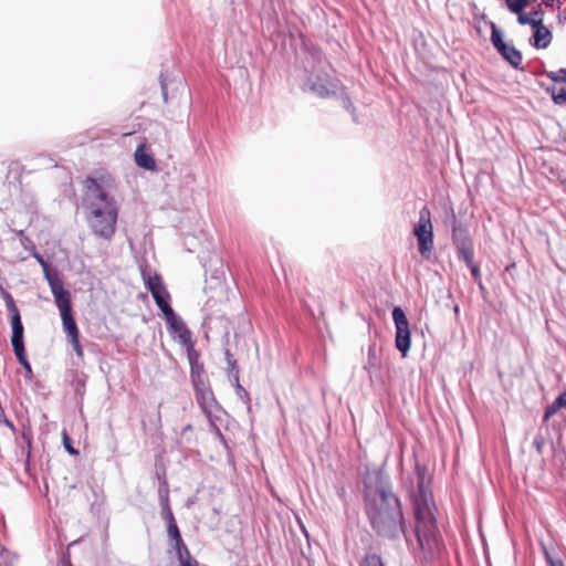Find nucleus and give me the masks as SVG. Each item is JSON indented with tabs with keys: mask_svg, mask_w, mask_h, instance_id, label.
I'll return each instance as SVG.
<instances>
[{
	"mask_svg": "<svg viewBox=\"0 0 566 566\" xmlns=\"http://www.w3.org/2000/svg\"><path fill=\"white\" fill-rule=\"evenodd\" d=\"M364 509L371 528L384 538L396 541L403 535L407 544L405 516L390 476L380 468L367 470L363 476Z\"/></svg>",
	"mask_w": 566,
	"mask_h": 566,
	"instance_id": "nucleus-1",
	"label": "nucleus"
},
{
	"mask_svg": "<svg viewBox=\"0 0 566 566\" xmlns=\"http://www.w3.org/2000/svg\"><path fill=\"white\" fill-rule=\"evenodd\" d=\"M417 492L412 496L415 512V535L419 548L424 554H433L442 543L437 521L433 514L436 509L432 493L426 480V469L416 464Z\"/></svg>",
	"mask_w": 566,
	"mask_h": 566,
	"instance_id": "nucleus-2",
	"label": "nucleus"
},
{
	"mask_svg": "<svg viewBox=\"0 0 566 566\" xmlns=\"http://www.w3.org/2000/svg\"><path fill=\"white\" fill-rule=\"evenodd\" d=\"M83 205L88 210L87 222L93 233L109 240L115 233L118 208L116 201L95 178L87 177Z\"/></svg>",
	"mask_w": 566,
	"mask_h": 566,
	"instance_id": "nucleus-3",
	"label": "nucleus"
},
{
	"mask_svg": "<svg viewBox=\"0 0 566 566\" xmlns=\"http://www.w3.org/2000/svg\"><path fill=\"white\" fill-rule=\"evenodd\" d=\"M301 88L303 92L311 93L319 98H329L343 92L340 81L331 76L323 69H314L311 72L305 70Z\"/></svg>",
	"mask_w": 566,
	"mask_h": 566,
	"instance_id": "nucleus-4",
	"label": "nucleus"
},
{
	"mask_svg": "<svg viewBox=\"0 0 566 566\" xmlns=\"http://www.w3.org/2000/svg\"><path fill=\"white\" fill-rule=\"evenodd\" d=\"M413 234L417 238L419 253L422 258L429 259L434 244L431 212L427 206L422 207L419 211V219L413 227Z\"/></svg>",
	"mask_w": 566,
	"mask_h": 566,
	"instance_id": "nucleus-5",
	"label": "nucleus"
},
{
	"mask_svg": "<svg viewBox=\"0 0 566 566\" xmlns=\"http://www.w3.org/2000/svg\"><path fill=\"white\" fill-rule=\"evenodd\" d=\"M447 224L451 227L452 244L454 245L458 259L470 261V254L474 251V248L468 228L457 219L453 211Z\"/></svg>",
	"mask_w": 566,
	"mask_h": 566,
	"instance_id": "nucleus-6",
	"label": "nucleus"
},
{
	"mask_svg": "<svg viewBox=\"0 0 566 566\" xmlns=\"http://www.w3.org/2000/svg\"><path fill=\"white\" fill-rule=\"evenodd\" d=\"M491 29V43L497 53L515 70H523V55L513 44L503 40V33L493 21H486Z\"/></svg>",
	"mask_w": 566,
	"mask_h": 566,
	"instance_id": "nucleus-7",
	"label": "nucleus"
},
{
	"mask_svg": "<svg viewBox=\"0 0 566 566\" xmlns=\"http://www.w3.org/2000/svg\"><path fill=\"white\" fill-rule=\"evenodd\" d=\"M396 328L395 346L406 357L411 346V332L405 311L400 306H395L391 312Z\"/></svg>",
	"mask_w": 566,
	"mask_h": 566,
	"instance_id": "nucleus-8",
	"label": "nucleus"
},
{
	"mask_svg": "<svg viewBox=\"0 0 566 566\" xmlns=\"http://www.w3.org/2000/svg\"><path fill=\"white\" fill-rule=\"evenodd\" d=\"M167 533L169 538L174 542L178 566H199L198 562L190 555L181 537L177 522L167 524Z\"/></svg>",
	"mask_w": 566,
	"mask_h": 566,
	"instance_id": "nucleus-9",
	"label": "nucleus"
},
{
	"mask_svg": "<svg viewBox=\"0 0 566 566\" xmlns=\"http://www.w3.org/2000/svg\"><path fill=\"white\" fill-rule=\"evenodd\" d=\"M195 396L201 410L209 419L213 417L214 412L222 410L213 395L210 384H207L200 388H196Z\"/></svg>",
	"mask_w": 566,
	"mask_h": 566,
	"instance_id": "nucleus-10",
	"label": "nucleus"
},
{
	"mask_svg": "<svg viewBox=\"0 0 566 566\" xmlns=\"http://www.w3.org/2000/svg\"><path fill=\"white\" fill-rule=\"evenodd\" d=\"M165 321L170 336L180 345H185L192 340L191 331L187 327L184 319L177 313L171 314L165 318Z\"/></svg>",
	"mask_w": 566,
	"mask_h": 566,
	"instance_id": "nucleus-11",
	"label": "nucleus"
},
{
	"mask_svg": "<svg viewBox=\"0 0 566 566\" xmlns=\"http://www.w3.org/2000/svg\"><path fill=\"white\" fill-rule=\"evenodd\" d=\"M0 296L4 301L7 310L9 312V316H10V321H11V329H12L11 336H19V335L24 334L21 315H20L19 308L15 305V302H14L12 295L7 290H4L2 286H0Z\"/></svg>",
	"mask_w": 566,
	"mask_h": 566,
	"instance_id": "nucleus-12",
	"label": "nucleus"
},
{
	"mask_svg": "<svg viewBox=\"0 0 566 566\" xmlns=\"http://www.w3.org/2000/svg\"><path fill=\"white\" fill-rule=\"evenodd\" d=\"M11 345L17 360L24 369V378L27 380H31L33 376V370L31 364L27 357L25 346H24V334L19 336H11Z\"/></svg>",
	"mask_w": 566,
	"mask_h": 566,
	"instance_id": "nucleus-13",
	"label": "nucleus"
},
{
	"mask_svg": "<svg viewBox=\"0 0 566 566\" xmlns=\"http://www.w3.org/2000/svg\"><path fill=\"white\" fill-rule=\"evenodd\" d=\"M533 35L530 39V43L535 49H546L552 43L553 34L551 30L544 25L543 19L538 18L533 27Z\"/></svg>",
	"mask_w": 566,
	"mask_h": 566,
	"instance_id": "nucleus-14",
	"label": "nucleus"
},
{
	"mask_svg": "<svg viewBox=\"0 0 566 566\" xmlns=\"http://www.w3.org/2000/svg\"><path fill=\"white\" fill-rule=\"evenodd\" d=\"M54 297L55 305L57 306L60 314L72 312L71 293L66 290L63 284L51 291Z\"/></svg>",
	"mask_w": 566,
	"mask_h": 566,
	"instance_id": "nucleus-15",
	"label": "nucleus"
},
{
	"mask_svg": "<svg viewBox=\"0 0 566 566\" xmlns=\"http://www.w3.org/2000/svg\"><path fill=\"white\" fill-rule=\"evenodd\" d=\"M134 156L138 167L149 171L156 170V160L151 154L146 151L144 144L137 146Z\"/></svg>",
	"mask_w": 566,
	"mask_h": 566,
	"instance_id": "nucleus-16",
	"label": "nucleus"
},
{
	"mask_svg": "<svg viewBox=\"0 0 566 566\" xmlns=\"http://www.w3.org/2000/svg\"><path fill=\"white\" fill-rule=\"evenodd\" d=\"M60 315L62 318L63 331L67 335V338L80 337V331L73 316V311Z\"/></svg>",
	"mask_w": 566,
	"mask_h": 566,
	"instance_id": "nucleus-17",
	"label": "nucleus"
},
{
	"mask_svg": "<svg viewBox=\"0 0 566 566\" xmlns=\"http://www.w3.org/2000/svg\"><path fill=\"white\" fill-rule=\"evenodd\" d=\"M190 381L193 386V389L203 387L205 385L209 384L203 365L190 368Z\"/></svg>",
	"mask_w": 566,
	"mask_h": 566,
	"instance_id": "nucleus-18",
	"label": "nucleus"
},
{
	"mask_svg": "<svg viewBox=\"0 0 566 566\" xmlns=\"http://www.w3.org/2000/svg\"><path fill=\"white\" fill-rule=\"evenodd\" d=\"M43 275H44V279L46 280L51 291L54 290L55 287L60 286L61 284H63L62 280L59 276V272L56 271V269H53L51 265L49 266V269L43 270Z\"/></svg>",
	"mask_w": 566,
	"mask_h": 566,
	"instance_id": "nucleus-19",
	"label": "nucleus"
},
{
	"mask_svg": "<svg viewBox=\"0 0 566 566\" xmlns=\"http://www.w3.org/2000/svg\"><path fill=\"white\" fill-rule=\"evenodd\" d=\"M143 277L145 282L146 289L151 293V291L159 290L164 285L163 280L158 273H154V275L146 274L143 272Z\"/></svg>",
	"mask_w": 566,
	"mask_h": 566,
	"instance_id": "nucleus-20",
	"label": "nucleus"
},
{
	"mask_svg": "<svg viewBox=\"0 0 566 566\" xmlns=\"http://www.w3.org/2000/svg\"><path fill=\"white\" fill-rule=\"evenodd\" d=\"M473 258H474V251L471 252L470 254V261H467V260H462L465 265L469 268L470 272H471V275L474 280V282L478 283L479 287L481 290H484V286L482 284V280H481V272H480V268L479 265H476L474 262H473Z\"/></svg>",
	"mask_w": 566,
	"mask_h": 566,
	"instance_id": "nucleus-21",
	"label": "nucleus"
},
{
	"mask_svg": "<svg viewBox=\"0 0 566 566\" xmlns=\"http://www.w3.org/2000/svg\"><path fill=\"white\" fill-rule=\"evenodd\" d=\"M186 348L187 357L190 364V368L195 366L203 365L199 361L200 354L195 349V342L191 340L190 343H187L182 345Z\"/></svg>",
	"mask_w": 566,
	"mask_h": 566,
	"instance_id": "nucleus-22",
	"label": "nucleus"
},
{
	"mask_svg": "<svg viewBox=\"0 0 566 566\" xmlns=\"http://www.w3.org/2000/svg\"><path fill=\"white\" fill-rule=\"evenodd\" d=\"M155 303L158 306V308L163 312L165 318L176 313L170 305V294H168V296H164L163 298H158L157 301H155Z\"/></svg>",
	"mask_w": 566,
	"mask_h": 566,
	"instance_id": "nucleus-23",
	"label": "nucleus"
},
{
	"mask_svg": "<svg viewBox=\"0 0 566 566\" xmlns=\"http://www.w3.org/2000/svg\"><path fill=\"white\" fill-rule=\"evenodd\" d=\"M359 566H385V564L378 554L370 553L365 555Z\"/></svg>",
	"mask_w": 566,
	"mask_h": 566,
	"instance_id": "nucleus-24",
	"label": "nucleus"
},
{
	"mask_svg": "<svg viewBox=\"0 0 566 566\" xmlns=\"http://www.w3.org/2000/svg\"><path fill=\"white\" fill-rule=\"evenodd\" d=\"M559 409H562V406L558 403V398L556 397V399L545 408L543 422L548 421Z\"/></svg>",
	"mask_w": 566,
	"mask_h": 566,
	"instance_id": "nucleus-25",
	"label": "nucleus"
},
{
	"mask_svg": "<svg viewBox=\"0 0 566 566\" xmlns=\"http://www.w3.org/2000/svg\"><path fill=\"white\" fill-rule=\"evenodd\" d=\"M527 1L528 0H505V3L512 13H518L527 6Z\"/></svg>",
	"mask_w": 566,
	"mask_h": 566,
	"instance_id": "nucleus-26",
	"label": "nucleus"
},
{
	"mask_svg": "<svg viewBox=\"0 0 566 566\" xmlns=\"http://www.w3.org/2000/svg\"><path fill=\"white\" fill-rule=\"evenodd\" d=\"M158 495H159L160 505L170 504L169 503L168 483L165 479L160 482Z\"/></svg>",
	"mask_w": 566,
	"mask_h": 566,
	"instance_id": "nucleus-27",
	"label": "nucleus"
},
{
	"mask_svg": "<svg viewBox=\"0 0 566 566\" xmlns=\"http://www.w3.org/2000/svg\"><path fill=\"white\" fill-rule=\"evenodd\" d=\"M552 99L556 105H566V86L552 91Z\"/></svg>",
	"mask_w": 566,
	"mask_h": 566,
	"instance_id": "nucleus-28",
	"label": "nucleus"
},
{
	"mask_svg": "<svg viewBox=\"0 0 566 566\" xmlns=\"http://www.w3.org/2000/svg\"><path fill=\"white\" fill-rule=\"evenodd\" d=\"M342 103H343L344 108L347 109L352 114L353 120L355 123H358L356 109L350 101V97L345 93L342 94Z\"/></svg>",
	"mask_w": 566,
	"mask_h": 566,
	"instance_id": "nucleus-29",
	"label": "nucleus"
},
{
	"mask_svg": "<svg viewBox=\"0 0 566 566\" xmlns=\"http://www.w3.org/2000/svg\"><path fill=\"white\" fill-rule=\"evenodd\" d=\"M233 382H234V387L237 389V394L238 396L245 400V401H249L250 400V397H249V394L248 391L240 385V381H239V370H235V374L233 375Z\"/></svg>",
	"mask_w": 566,
	"mask_h": 566,
	"instance_id": "nucleus-30",
	"label": "nucleus"
},
{
	"mask_svg": "<svg viewBox=\"0 0 566 566\" xmlns=\"http://www.w3.org/2000/svg\"><path fill=\"white\" fill-rule=\"evenodd\" d=\"M517 14V22L521 25H531V28L538 22V18H533L527 13H524L523 11H520Z\"/></svg>",
	"mask_w": 566,
	"mask_h": 566,
	"instance_id": "nucleus-31",
	"label": "nucleus"
},
{
	"mask_svg": "<svg viewBox=\"0 0 566 566\" xmlns=\"http://www.w3.org/2000/svg\"><path fill=\"white\" fill-rule=\"evenodd\" d=\"M161 518L167 524L176 522L170 504L161 505Z\"/></svg>",
	"mask_w": 566,
	"mask_h": 566,
	"instance_id": "nucleus-32",
	"label": "nucleus"
},
{
	"mask_svg": "<svg viewBox=\"0 0 566 566\" xmlns=\"http://www.w3.org/2000/svg\"><path fill=\"white\" fill-rule=\"evenodd\" d=\"M548 78L558 83H566V69H559L557 72L547 73Z\"/></svg>",
	"mask_w": 566,
	"mask_h": 566,
	"instance_id": "nucleus-33",
	"label": "nucleus"
},
{
	"mask_svg": "<svg viewBox=\"0 0 566 566\" xmlns=\"http://www.w3.org/2000/svg\"><path fill=\"white\" fill-rule=\"evenodd\" d=\"M32 256L36 260V262L41 265L42 270L49 269L51 265L48 260L43 258L38 251L36 248H33Z\"/></svg>",
	"mask_w": 566,
	"mask_h": 566,
	"instance_id": "nucleus-34",
	"label": "nucleus"
},
{
	"mask_svg": "<svg viewBox=\"0 0 566 566\" xmlns=\"http://www.w3.org/2000/svg\"><path fill=\"white\" fill-rule=\"evenodd\" d=\"M69 343L72 345L74 352L78 357H83V348L80 344V337L70 338Z\"/></svg>",
	"mask_w": 566,
	"mask_h": 566,
	"instance_id": "nucleus-35",
	"label": "nucleus"
},
{
	"mask_svg": "<svg viewBox=\"0 0 566 566\" xmlns=\"http://www.w3.org/2000/svg\"><path fill=\"white\" fill-rule=\"evenodd\" d=\"M368 365H369V368H377V357H376L375 346H369Z\"/></svg>",
	"mask_w": 566,
	"mask_h": 566,
	"instance_id": "nucleus-36",
	"label": "nucleus"
},
{
	"mask_svg": "<svg viewBox=\"0 0 566 566\" xmlns=\"http://www.w3.org/2000/svg\"><path fill=\"white\" fill-rule=\"evenodd\" d=\"M63 444H64L65 450L70 454H77L78 453V451L76 449H74L73 446L71 444V439H70V437L67 436L66 432L63 433Z\"/></svg>",
	"mask_w": 566,
	"mask_h": 566,
	"instance_id": "nucleus-37",
	"label": "nucleus"
},
{
	"mask_svg": "<svg viewBox=\"0 0 566 566\" xmlns=\"http://www.w3.org/2000/svg\"><path fill=\"white\" fill-rule=\"evenodd\" d=\"M150 294H151L154 301H157L158 298H163L164 296H168L169 292L167 291L166 286L163 285L161 287H159V290L151 291Z\"/></svg>",
	"mask_w": 566,
	"mask_h": 566,
	"instance_id": "nucleus-38",
	"label": "nucleus"
},
{
	"mask_svg": "<svg viewBox=\"0 0 566 566\" xmlns=\"http://www.w3.org/2000/svg\"><path fill=\"white\" fill-rule=\"evenodd\" d=\"M160 87H161L164 101L167 102V99H168L167 84H166V82L164 80L163 73L160 74Z\"/></svg>",
	"mask_w": 566,
	"mask_h": 566,
	"instance_id": "nucleus-39",
	"label": "nucleus"
},
{
	"mask_svg": "<svg viewBox=\"0 0 566 566\" xmlns=\"http://www.w3.org/2000/svg\"><path fill=\"white\" fill-rule=\"evenodd\" d=\"M543 553H544V557H545V560L546 563L552 566V563H555L557 559H555L551 553L548 552V549L546 547H543Z\"/></svg>",
	"mask_w": 566,
	"mask_h": 566,
	"instance_id": "nucleus-40",
	"label": "nucleus"
},
{
	"mask_svg": "<svg viewBox=\"0 0 566 566\" xmlns=\"http://www.w3.org/2000/svg\"><path fill=\"white\" fill-rule=\"evenodd\" d=\"M533 446L535 447V449L537 450L538 453L542 452V449H543V446H544V441L542 438L539 437H536L533 441Z\"/></svg>",
	"mask_w": 566,
	"mask_h": 566,
	"instance_id": "nucleus-41",
	"label": "nucleus"
},
{
	"mask_svg": "<svg viewBox=\"0 0 566 566\" xmlns=\"http://www.w3.org/2000/svg\"><path fill=\"white\" fill-rule=\"evenodd\" d=\"M542 2L549 8L559 7L562 4L560 0H542Z\"/></svg>",
	"mask_w": 566,
	"mask_h": 566,
	"instance_id": "nucleus-42",
	"label": "nucleus"
},
{
	"mask_svg": "<svg viewBox=\"0 0 566 566\" xmlns=\"http://www.w3.org/2000/svg\"><path fill=\"white\" fill-rule=\"evenodd\" d=\"M528 14L533 18H542L544 20V11L541 8L531 10Z\"/></svg>",
	"mask_w": 566,
	"mask_h": 566,
	"instance_id": "nucleus-43",
	"label": "nucleus"
},
{
	"mask_svg": "<svg viewBox=\"0 0 566 566\" xmlns=\"http://www.w3.org/2000/svg\"><path fill=\"white\" fill-rule=\"evenodd\" d=\"M228 365H229V373L233 377V375L235 374V370H239L238 366H237V360L235 359L230 360V363Z\"/></svg>",
	"mask_w": 566,
	"mask_h": 566,
	"instance_id": "nucleus-44",
	"label": "nucleus"
},
{
	"mask_svg": "<svg viewBox=\"0 0 566 566\" xmlns=\"http://www.w3.org/2000/svg\"><path fill=\"white\" fill-rule=\"evenodd\" d=\"M558 403H560L562 408H566V390L560 392L558 396Z\"/></svg>",
	"mask_w": 566,
	"mask_h": 566,
	"instance_id": "nucleus-45",
	"label": "nucleus"
},
{
	"mask_svg": "<svg viewBox=\"0 0 566 566\" xmlns=\"http://www.w3.org/2000/svg\"><path fill=\"white\" fill-rule=\"evenodd\" d=\"M224 354H226V358H227L228 364L230 363V360H233L232 354L230 353L229 349H226Z\"/></svg>",
	"mask_w": 566,
	"mask_h": 566,
	"instance_id": "nucleus-46",
	"label": "nucleus"
},
{
	"mask_svg": "<svg viewBox=\"0 0 566 566\" xmlns=\"http://www.w3.org/2000/svg\"><path fill=\"white\" fill-rule=\"evenodd\" d=\"M552 566H564V563L562 559H558L555 563H552Z\"/></svg>",
	"mask_w": 566,
	"mask_h": 566,
	"instance_id": "nucleus-47",
	"label": "nucleus"
},
{
	"mask_svg": "<svg viewBox=\"0 0 566 566\" xmlns=\"http://www.w3.org/2000/svg\"><path fill=\"white\" fill-rule=\"evenodd\" d=\"M474 19L486 20V15H485V13H481V14H479V15H478V14H475V15H474Z\"/></svg>",
	"mask_w": 566,
	"mask_h": 566,
	"instance_id": "nucleus-48",
	"label": "nucleus"
},
{
	"mask_svg": "<svg viewBox=\"0 0 566 566\" xmlns=\"http://www.w3.org/2000/svg\"><path fill=\"white\" fill-rule=\"evenodd\" d=\"M27 241H28V242L30 243V245H31L29 250H30V254L32 255V253H33V248H35V245H34V244H33L29 239H27Z\"/></svg>",
	"mask_w": 566,
	"mask_h": 566,
	"instance_id": "nucleus-49",
	"label": "nucleus"
},
{
	"mask_svg": "<svg viewBox=\"0 0 566 566\" xmlns=\"http://www.w3.org/2000/svg\"><path fill=\"white\" fill-rule=\"evenodd\" d=\"M454 312H455V313H458V312H459V307H458V305H455V307H454Z\"/></svg>",
	"mask_w": 566,
	"mask_h": 566,
	"instance_id": "nucleus-50",
	"label": "nucleus"
},
{
	"mask_svg": "<svg viewBox=\"0 0 566 566\" xmlns=\"http://www.w3.org/2000/svg\"><path fill=\"white\" fill-rule=\"evenodd\" d=\"M564 142L566 143V132H565V134H564Z\"/></svg>",
	"mask_w": 566,
	"mask_h": 566,
	"instance_id": "nucleus-51",
	"label": "nucleus"
}]
</instances>
